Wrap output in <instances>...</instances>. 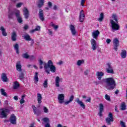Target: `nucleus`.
I'll list each match as a JSON object with an SVG mask.
<instances>
[{
	"label": "nucleus",
	"instance_id": "f257e3e1",
	"mask_svg": "<svg viewBox=\"0 0 127 127\" xmlns=\"http://www.w3.org/2000/svg\"><path fill=\"white\" fill-rule=\"evenodd\" d=\"M103 82L106 84V88L107 90H114L117 86L116 81L113 77H108L103 79Z\"/></svg>",
	"mask_w": 127,
	"mask_h": 127
},
{
	"label": "nucleus",
	"instance_id": "f03ea898",
	"mask_svg": "<svg viewBox=\"0 0 127 127\" xmlns=\"http://www.w3.org/2000/svg\"><path fill=\"white\" fill-rule=\"evenodd\" d=\"M44 68L47 74H50V71L52 73L56 72V67L53 65V62L51 60H49L47 63H45Z\"/></svg>",
	"mask_w": 127,
	"mask_h": 127
},
{
	"label": "nucleus",
	"instance_id": "7ed1b4c3",
	"mask_svg": "<svg viewBox=\"0 0 127 127\" xmlns=\"http://www.w3.org/2000/svg\"><path fill=\"white\" fill-rule=\"evenodd\" d=\"M112 18H113L114 20H110V23L111 24V27L112 28V31H113V32H115V31H117V30H120V25L118 24V22H119L118 21V17H117V15H112ZM114 20H115L116 23Z\"/></svg>",
	"mask_w": 127,
	"mask_h": 127
},
{
	"label": "nucleus",
	"instance_id": "20e7f679",
	"mask_svg": "<svg viewBox=\"0 0 127 127\" xmlns=\"http://www.w3.org/2000/svg\"><path fill=\"white\" fill-rule=\"evenodd\" d=\"M16 69L19 73L18 78L19 80L22 81L24 79V73H25V70L24 69H21V64H20V61H18L16 64Z\"/></svg>",
	"mask_w": 127,
	"mask_h": 127
},
{
	"label": "nucleus",
	"instance_id": "39448f33",
	"mask_svg": "<svg viewBox=\"0 0 127 127\" xmlns=\"http://www.w3.org/2000/svg\"><path fill=\"white\" fill-rule=\"evenodd\" d=\"M9 112H10L9 109H0V118L6 119V118H7V116H8V114H9Z\"/></svg>",
	"mask_w": 127,
	"mask_h": 127
},
{
	"label": "nucleus",
	"instance_id": "423d86ee",
	"mask_svg": "<svg viewBox=\"0 0 127 127\" xmlns=\"http://www.w3.org/2000/svg\"><path fill=\"white\" fill-rule=\"evenodd\" d=\"M105 121L108 126L112 125L111 122H114V117H113V114H112V113H109L108 117L106 119Z\"/></svg>",
	"mask_w": 127,
	"mask_h": 127
},
{
	"label": "nucleus",
	"instance_id": "0eeeda50",
	"mask_svg": "<svg viewBox=\"0 0 127 127\" xmlns=\"http://www.w3.org/2000/svg\"><path fill=\"white\" fill-rule=\"evenodd\" d=\"M106 72L109 74H114V69H113V66H112V64L111 63H108L106 66Z\"/></svg>",
	"mask_w": 127,
	"mask_h": 127
},
{
	"label": "nucleus",
	"instance_id": "6e6552de",
	"mask_svg": "<svg viewBox=\"0 0 127 127\" xmlns=\"http://www.w3.org/2000/svg\"><path fill=\"white\" fill-rule=\"evenodd\" d=\"M42 121H43V122H42L43 125L46 124L45 125V127H50V120H49V118L47 117H45L42 119Z\"/></svg>",
	"mask_w": 127,
	"mask_h": 127
},
{
	"label": "nucleus",
	"instance_id": "1a4fd4ad",
	"mask_svg": "<svg viewBox=\"0 0 127 127\" xmlns=\"http://www.w3.org/2000/svg\"><path fill=\"white\" fill-rule=\"evenodd\" d=\"M119 43H120V41H119V39H118L117 38L114 39L113 40L114 49H115L116 51H118V47L120 46Z\"/></svg>",
	"mask_w": 127,
	"mask_h": 127
},
{
	"label": "nucleus",
	"instance_id": "9d476101",
	"mask_svg": "<svg viewBox=\"0 0 127 127\" xmlns=\"http://www.w3.org/2000/svg\"><path fill=\"white\" fill-rule=\"evenodd\" d=\"M9 122L11 125H16V116L14 114L10 116Z\"/></svg>",
	"mask_w": 127,
	"mask_h": 127
},
{
	"label": "nucleus",
	"instance_id": "9b49d317",
	"mask_svg": "<svg viewBox=\"0 0 127 127\" xmlns=\"http://www.w3.org/2000/svg\"><path fill=\"white\" fill-rule=\"evenodd\" d=\"M69 29L73 36H75L77 34V31L73 25L71 24L69 25Z\"/></svg>",
	"mask_w": 127,
	"mask_h": 127
},
{
	"label": "nucleus",
	"instance_id": "f8f14e48",
	"mask_svg": "<svg viewBox=\"0 0 127 127\" xmlns=\"http://www.w3.org/2000/svg\"><path fill=\"white\" fill-rule=\"evenodd\" d=\"M91 46H92V49L94 51L97 49V42L95 39H92L90 41Z\"/></svg>",
	"mask_w": 127,
	"mask_h": 127
},
{
	"label": "nucleus",
	"instance_id": "ddd939ff",
	"mask_svg": "<svg viewBox=\"0 0 127 127\" xmlns=\"http://www.w3.org/2000/svg\"><path fill=\"white\" fill-rule=\"evenodd\" d=\"M58 99L60 104H63L65 99V96L63 94H60L58 95Z\"/></svg>",
	"mask_w": 127,
	"mask_h": 127
},
{
	"label": "nucleus",
	"instance_id": "4468645a",
	"mask_svg": "<svg viewBox=\"0 0 127 127\" xmlns=\"http://www.w3.org/2000/svg\"><path fill=\"white\" fill-rule=\"evenodd\" d=\"M79 19L80 22H84V20H85V13L83 10H81L80 12Z\"/></svg>",
	"mask_w": 127,
	"mask_h": 127
},
{
	"label": "nucleus",
	"instance_id": "2eb2a0df",
	"mask_svg": "<svg viewBox=\"0 0 127 127\" xmlns=\"http://www.w3.org/2000/svg\"><path fill=\"white\" fill-rule=\"evenodd\" d=\"M33 112L34 115H36V116H38L41 114L40 110L39 109H36V107L34 105H32Z\"/></svg>",
	"mask_w": 127,
	"mask_h": 127
},
{
	"label": "nucleus",
	"instance_id": "dca6fc26",
	"mask_svg": "<svg viewBox=\"0 0 127 127\" xmlns=\"http://www.w3.org/2000/svg\"><path fill=\"white\" fill-rule=\"evenodd\" d=\"M99 113H98V115L100 117H102L103 114H102L103 112L104 111V105L103 104L100 103L99 105Z\"/></svg>",
	"mask_w": 127,
	"mask_h": 127
},
{
	"label": "nucleus",
	"instance_id": "f3484780",
	"mask_svg": "<svg viewBox=\"0 0 127 127\" xmlns=\"http://www.w3.org/2000/svg\"><path fill=\"white\" fill-rule=\"evenodd\" d=\"M23 11L24 12L25 18H26V19H27V18L29 17V11L27 9V8H26V7H24Z\"/></svg>",
	"mask_w": 127,
	"mask_h": 127
},
{
	"label": "nucleus",
	"instance_id": "a211bd4d",
	"mask_svg": "<svg viewBox=\"0 0 127 127\" xmlns=\"http://www.w3.org/2000/svg\"><path fill=\"white\" fill-rule=\"evenodd\" d=\"M39 17L42 21L44 20V14H43V10H42V9H39Z\"/></svg>",
	"mask_w": 127,
	"mask_h": 127
},
{
	"label": "nucleus",
	"instance_id": "6ab92c4d",
	"mask_svg": "<svg viewBox=\"0 0 127 127\" xmlns=\"http://www.w3.org/2000/svg\"><path fill=\"white\" fill-rule=\"evenodd\" d=\"M100 35V31L99 30H96L92 33V36L95 39H97Z\"/></svg>",
	"mask_w": 127,
	"mask_h": 127
},
{
	"label": "nucleus",
	"instance_id": "aec40b11",
	"mask_svg": "<svg viewBox=\"0 0 127 127\" xmlns=\"http://www.w3.org/2000/svg\"><path fill=\"white\" fill-rule=\"evenodd\" d=\"M1 79L3 82H8V78H7V76H6V74L4 73H2L1 75Z\"/></svg>",
	"mask_w": 127,
	"mask_h": 127
},
{
	"label": "nucleus",
	"instance_id": "412c9836",
	"mask_svg": "<svg viewBox=\"0 0 127 127\" xmlns=\"http://www.w3.org/2000/svg\"><path fill=\"white\" fill-rule=\"evenodd\" d=\"M76 102L78 104V105H80V107L82 108V109H85V104H84V103H83V101L80 100V99L77 98Z\"/></svg>",
	"mask_w": 127,
	"mask_h": 127
},
{
	"label": "nucleus",
	"instance_id": "4be33fe9",
	"mask_svg": "<svg viewBox=\"0 0 127 127\" xmlns=\"http://www.w3.org/2000/svg\"><path fill=\"white\" fill-rule=\"evenodd\" d=\"M23 37L26 41H32L33 43H34V40L30 38V36L29 35H25Z\"/></svg>",
	"mask_w": 127,
	"mask_h": 127
},
{
	"label": "nucleus",
	"instance_id": "5701e85b",
	"mask_svg": "<svg viewBox=\"0 0 127 127\" xmlns=\"http://www.w3.org/2000/svg\"><path fill=\"white\" fill-rule=\"evenodd\" d=\"M121 58L123 59H125V58H127V51L122 50L121 51V53L120 54Z\"/></svg>",
	"mask_w": 127,
	"mask_h": 127
},
{
	"label": "nucleus",
	"instance_id": "b1692460",
	"mask_svg": "<svg viewBox=\"0 0 127 127\" xmlns=\"http://www.w3.org/2000/svg\"><path fill=\"white\" fill-rule=\"evenodd\" d=\"M17 36L16 35V33L14 31L12 33V34L11 35V38L12 41H16V37Z\"/></svg>",
	"mask_w": 127,
	"mask_h": 127
},
{
	"label": "nucleus",
	"instance_id": "393cba45",
	"mask_svg": "<svg viewBox=\"0 0 127 127\" xmlns=\"http://www.w3.org/2000/svg\"><path fill=\"white\" fill-rule=\"evenodd\" d=\"M55 82L56 87H57V88H59L60 87V84H59V82H60V77H59V76H57L56 77Z\"/></svg>",
	"mask_w": 127,
	"mask_h": 127
},
{
	"label": "nucleus",
	"instance_id": "a878e982",
	"mask_svg": "<svg viewBox=\"0 0 127 127\" xmlns=\"http://www.w3.org/2000/svg\"><path fill=\"white\" fill-rule=\"evenodd\" d=\"M37 96L38 98L37 101L38 104H41V103L42 102V101H41V100H42V96L39 93H37Z\"/></svg>",
	"mask_w": 127,
	"mask_h": 127
},
{
	"label": "nucleus",
	"instance_id": "bb28decb",
	"mask_svg": "<svg viewBox=\"0 0 127 127\" xmlns=\"http://www.w3.org/2000/svg\"><path fill=\"white\" fill-rule=\"evenodd\" d=\"M96 76L98 77V80H101L103 76H104V73L102 71L101 72L98 71L96 73Z\"/></svg>",
	"mask_w": 127,
	"mask_h": 127
},
{
	"label": "nucleus",
	"instance_id": "cd10ccee",
	"mask_svg": "<svg viewBox=\"0 0 127 127\" xmlns=\"http://www.w3.org/2000/svg\"><path fill=\"white\" fill-rule=\"evenodd\" d=\"M14 49L16 51V54H19V46L18 45V44L16 43L14 45Z\"/></svg>",
	"mask_w": 127,
	"mask_h": 127
},
{
	"label": "nucleus",
	"instance_id": "c85d7f7f",
	"mask_svg": "<svg viewBox=\"0 0 127 127\" xmlns=\"http://www.w3.org/2000/svg\"><path fill=\"white\" fill-rule=\"evenodd\" d=\"M74 100V95H71L70 97H69V99L68 101H65L64 102V104L65 105H68V104H70V103H72V102H73V100Z\"/></svg>",
	"mask_w": 127,
	"mask_h": 127
},
{
	"label": "nucleus",
	"instance_id": "c756f323",
	"mask_svg": "<svg viewBox=\"0 0 127 127\" xmlns=\"http://www.w3.org/2000/svg\"><path fill=\"white\" fill-rule=\"evenodd\" d=\"M34 80L35 81V84L38 82L39 79H38V72H35V75L34 76Z\"/></svg>",
	"mask_w": 127,
	"mask_h": 127
},
{
	"label": "nucleus",
	"instance_id": "7c9ffc66",
	"mask_svg": "<svg viewBox=\"0 0 127 127\" xmlns=\"http://www.w3.org/2000/svg\"><path fill=\"white\" fill-rule=\"evenodd\" d=\"M0 30L2 31V35L3 36H6L7 35V34L6 33V32H5V29L2 26H1L0 28Z\"/></svg>",
	"mask_w": 127,
	"mask_h": 127
},
{
	"label": "nucleus",
	"instance_id": "2f4dec72",
	"mask_svg": "<svg viewBox=\"0 0 127 127\" xmlns=\"http://www.w3.org/2000/svg\"><path fill=\"white\" fill-rule=\"evenodd\" d=\"M44 4V0H39V3L38 4V7L41 8L42 6Z\"/></svg>",
	"mask_w": 127,
	"mask_h": 127
},
{
	"label": "nucleus",
	"instance_id": "473e14b6",
	"mask_svg": "<svg viewBox=\"0 0 127 127\" xmlns=\"http://www.w3.org/2000/svg\"><path fill=\"white\" fill-rule=\"evenodd\" d=\"M45 62H43V61H42V60H41V59H40L39 60V64L40 65V69H42L43 68V66H42V65H45Z\"/></svg>",
	"mask_w": 127,
	"mask_h": 127
},
{
	"label": "nucleus",
	"instance_id": "72a5a7b5",
	"mask_svg": "<svg viewBox=\"0 0 127 127\" xmlns=\"http://www.w3.org/2000/svg\"><path fill=\"white\" fill-rule=\"evenodd\" d=\"M13 14H14V12H13L12 11H9L8 14V18H9L10 19H12Z\"/></svg>",
	"mask_w": 127,
	"mask_h": 127
},
{
	"label": "nucleus",
	"instance_id": "f704fd0d",
	"mask_svg": "<svg viewBox=\"0 0 127 127\" xmlns=\"http://www.w3.org/2000/svg\"><path fill=\"white\" fill-rule=\"evenodd\" d=\"M0 93L2 96H4V97H7V94L3 88H1L0 89Z\"/></svg>",
	"mask_w": 127,
	"mask_h": 127
},
{
	"label": "nucleus",
	"instance_id": "c9c22d12",
	"mask_svg": "<svg viewBox=\"0 0 127 127\" xmlns=\"http://www.w3.org/2000/svg\"><path fill=\"white\" fill-rule=\"evenodd\" d=\"M18 87H19V83H18V82H17V81H15L13 86V89L14 90H15V89H17V88H18Z\"/></svg>",
	"mask_w": 127,
	"mask_h": 127
},
{
	"label": "nucleus",
	"instance_id": "e433bc0d",
	"mask_svg": "<svg viewBox=\"0 0 127 127\" xmlns=\"http://www.w3.org/2000/svg\"><path fill=\"white\" fill-rule=\"evenodd\" d=\"M14 13L16 18H18V17H20V12L19 11V10H17L15 12H14Z\"/></svg>",
	"mask_w": 127,
	"mask_h": 127
},
{
	"label": "nucleus",
	"instance_id": "4c0bfd02",
	"mask_svg": "<svg viewBox=\"0 0 127 127\" xmlns=\"http://www.w3.org/2000/svg\"><path fill=\"white\" fill-rule=\"evenodd\" d=\"M103 19H104V13H100V17L98 18V21L102 22V21H103Z\"/></svg>",
	"mask_w": 127,
	"mask_h": 127
},
{
	"label": "nucleus",
	"instance_id": "58836bf2",
	"mask_svg": "<svg viewBox=\"0 0 127 127\" xmlns=\"http://www.w3.org/2000/svg\"><path fill=\"white\" fill-rule=\"evenodd\" d=\"M22 58H24L25 59H28V58H29V55H28V54H27V53H26L22 55Z\"/></svg>",
	"mask_w": 127,
	"mask_h": 127
},
{
	"label": "nucleus",
	"instance_id": "ea45409f",
	"mask_svg": "<svg viewBox=\"0 0 127 127\" xmlns=\"http://www.w3.org/2000/svg\"><path fill=\"white\" fill-rule=\"evenodd\" d=\"M25 97V95H22L21 97V99L20 100V104L21 105H22V104H24L25 101L24 100V97Z\"/></svg>",
	"mask_w": 127,
	"mask_h": 127
},
{
	"label": "nucleus",
	"instance_id": "a19ab883",
	"mask_svg": "<svg viewBox=\"0 0 127 127\" xmlns=\"http://www.w3.org/2000/svg\"><path fill=\"white\" fill-rule=\"evenodd\" d=\"M105 99L107 100L108 101V102H111V96H110L108 94H106L105 95Z\"/></svg>",
	"mask_w": 127,
	"mask_h": 127
},
{
	"label": "nucleus",
	"instance_id": "79ce46f5",
	"mask_svg": "<svg viewBox=\"0 0 127 127\" xmlns=\"http://www.w3.org/2000/svg\"><path fill=\"white\" fill-rule=\"evenodd\" d=\"M127 109V106H126V104L125 102H123L121 106V110L122 111H125Z\"/></svg>",
	"mask_w": 127,
	"mask_h": 127
},
{
	"label": "nucleus",
	"instance_id": "37998d69",
	"mask_svg": "<svg viewBox=\"0 0 127 127\" xmlns=\"http://www.w3.org/2000/svg\"><path fill=\"white\" fill-rule=\"evenodd\" d=\"M44 88H47L48 86V80L46 79L43 83Z\"/></svg>",
	"mask_w": 127,
	"mask_h": 127
},
{
	"label": "nucleus",
	"instance_id": "c03bdc74",
	"mask_svg": "<svg viewBox=\"0 0 127 127\" xmlns=\"http://www.w3.org/2000/svg\"><path fill=\"white\" fill-rule=\"evenodd\" d=\"M82 63H84L83 60H78L77 61V64L78 65V66H81V64H82Z\"/></svg>",
	"mask_w": 127,
	"mask_h": 127
},
{
	"label": "nucleus",
	"instance_id": "a18cd8bd",
	"mask_svg": "<svg viewBox=\"0 0 127 127\" xmlns=\"http://www.w3.org/2000/svg\"><path fill=\"white\" fill-rule=\"evenodd\" d=\"M120 125L122 127H127V126H126V123L122 121H120Z\"/></svg>",
	"mask_w": 127,
	"mask_h": 127
},
{
	"label": "nucleus",
	"instance_id": "49530a36",
	"mask_svg": "<svg viewBox=\"0 0 127 127\" xmlns=\"http://www.w3.org/2000/svg\"><path fill=\"white\" fill-rule=\"evenodd\" d=\"M17 20L19 23H21L22 22V18L21 17H19L18 18H17Z\"/></svg>",
	"mask_w": 127,
	"mask_h": 127
},
{
	"label": "nucleus",
	"instance_id": "de8ad7c7",
	"mask_svg": "<svg viewBox=\"0 0 127 127\" xmlns=\"http://www.w3.org/2000/svg\"><path fill=\"white\" fill-rule=\"evenodd\" d=\"M44 112L46 113H48V109L45 106H44Z\"/></svg>",
	"mask_w": 127,
	"mask_h": 127
},
{
	"label": "nucleus",
	"instance_id": "09e8293b",
	"mask_svg": "<svg viewBox=\"0 0 127 127\" xmlns=\"http://www.w3.org/2000/svg\"><path fill=\"white\" fill-rule=\"evenodd\" d=\"M53 27H54V29H55V30H57L59 26H58V25H55Z\"/></svg>",
	"mask_w": 127,
	"mask_h": 127
},
{
	"label": "nucleus",
	"instance_id": "8fccbe9b",
	"mask_svg": "<svg viewBox=\"0 0 127 127\" xmlns=\"http://www.w3.org/2000/svg\"><path fill=\"white\" fill-rule=\"evenodd\" d=\"M21 5H22V3H18L16 5L17 7H21Z\"/></svg>",
	"mask_w": 127,
	"mask_h": 127
},
{
	"label": "nucleus",
	"instance_id": "3c124183",
	"mask_svg": "<svg viewBox=\"0 0 127 127\" xmlns=\"http://www.w3.org/2000/svg\"><path fill=\"white\" fill-rule=\"evenodd\" d=\"M35 29L36 31H38L40 30V26H37L35 28Z\"/></svg>",
	"mask_w": 127,
	"mask_h": 127
},
{
	"label": "nucleus",
	"instance_id": "603ef678",
	"mask_svg": "<svg viewBox=\"0 0 127 127\" xmlns=\"http://www.w3.org/2000/svg\"><path fill=\"white\" fill-rule=\"evenodd\" d=\"M48 4L49 7H50V8L52 7V2H48Z\"/></svg>",
	"mask_w": 127,
	"mask_h": 127
},
{
	"label": "nucleus",
	"instance_id": "864d4df0",
	"mask_svg": "<svg viewBox=\"0 0 127 127\" xmlns=\"http://www.w3.org/2000/svg\"><path fill=\"white\" fill-rule=\"evenodd\" d=\"M29 58L30 60H33V59H34V56L33 55L30 56Z\"/></svg>",
	"mask_w": 127,
	"mask_h": 127
},
{
	"label": "nucleus",
	"instance_id": "5fc2aeb1",
	"mask_svg": "<svg viewBox=\"0 0 127 127\" xmlns=\"http://www.w3.org/2000/svg\"><path fill=\"white\" fill-rule=\"evenodd\" d=\"M111 40L110 39H107L106 42L108 44H110L111 43Z\"/></svg>",
	"mask_w": 127,
	"mask_h": 127
},
{
	"label": "nucleus",
	"instance_id": "6e6d98bb",
	"mask_svg": "<svg viewBox=\"0 0 127 127\" xmlns=\"http://www.w3.org/2000/svg\"><path fill=\"white\" fill-rule=\"evenodd\" d=\"M48 32H49V34L50 35H52L53 32H52V31L50 30V29H48Z\"/></svg>",
	"mask_w": 127,
	"mask_h": 127
},
{
	"label": "nucleus",
	"instance_id": "4d7b16f0",
	"mask_svg": "<svg viewBox=\"0 0 127 127\" xmlns=\"http://www.w3.org/2000/svg\"><path fill=\"white\" fill-rule=\"evenodd\" d=\"M85 75H87L89 74V70L87 69L86 71H84Z\"/></svg>",
	"mask_w": 127,
	"mask_h": 127
},
{
	"label": "nucleus",
	"instance_id": "13d9d810",
	"mask_svg": "<svg viewBox=\"0 0 127 127\" xmlns=\"http://www.w3.org/2000/svg\"><path fill=\"white\" fill-rule=\"evenodd\" d=\"M13 99L15 101H17L18 100V97L17 96H14Z\"/></svg>",
	"mask_w": 127,
	"mask_h": 127
},
{
	"label": "nucleus",
	"instance_id": "bf43d9fd",
	"mask_svg": "<svg viewBox=\"0 0 127 127\" xmlns=\"http://www.w3.org/2000/svg\"><path fill=\"white\" fill-rule=\"evenodd\" d=\"M23 28L25 30H27V29H28V26L25 25Z\"/></svg>",
	"mask_w": 127,
	"mask_h": 127
},
{
	"label": "nucleus",
	"instance_id": "052dcab7",
	"mask_svg": "<svg viewBox=\"0 0 127 127\" xmlns=\"http://www.w3.org/2000/svg\"><path fill=\"white\" fill-rule=\"evenodd\" d=\"M86 102H88L89 103H91V97H88V99L86 100Z\"/></svg>",
	"mask_w": 127,
	"mask_h": 127
},
{
	"label": "nucleus",
	"instance_id": "680f3d73",
	"mask_svg": "<svg viewBox=\"0 0 127 127\" xmlns=\"http://www.w3.org/2000/svg\"><path fill=\"white\" fill-rule=\"evenodd\" d=\"M85 3V1L81 0V5H82V6H84V3Z\"/></svg>",
	"mask_w": 127,
	"mask_h": 127
},
{
	"label": "nucleus",
	"instance_id": "e2e57ef3",
	"mask_svg": "<svg viewBox=\"0 0 127 127\" xmlns=\"http://www.w3.org/2000/svg\"><path fill=\"white\" fill-rule=\"evenodd\" d=\"M58 64L59 65H62V64H63V61H60L59 63H58Z\"/></svg>",
	"mask_w": 127,
	"mask_h": 127
},
{
	"label": "nucleus",
	"instance_id": "0e129e2a",
	"mask_svg": "<svg viewBox=\"0 0 127 127\" xmlns=\"http://www.w3.org/2000/svg\"><path fill=\"white\" fill-rule=\"evenodd\" d=\"M53 9H54V10H57V5H55L54 6V7H53Z\"/></svg>",
	"mask_w": 127,
	"mask_h": 127
},
{
	"label": "nucleus",
	"instance_id": "69168bd1",
	"mask_svg": "<svg viewBox=\"0 0 127 127\" xmlns=\"http://www.w3.org/2000/svg\"><path fill=\"white\" fill-rule=\"evenodd\" d=\"M119 93H120V91L119 90V89H117V90L115 91V94L116 95H118V94H119Z\"/></svg>",
	"mask_w": 127,
	"mask_h": 127
},
{
	"label": "nucleus",
	"instance_id": "338daca9",
	"mask_svg": "<svg viewBox=\"0 0 127 127\" xmlns=\"http://www.w3.org/2000/svg\"><path fill=\"white\" fill-rule=\"evenodd\" d=\"M29 127H34V123L31 124Z\"/></svg>",
	"mask_w": 127,
	"mask_h": 127
},
{
	"label": "nucleus",
	"instance_id": "774afa93",
	"mask_svg": "<svg viewBox=\"0 0 127 127\" xmlns=\"http://www.w3.org/2000/svg\"><path fill=\"white\" fill-rule=\"evenodd\" d=\"M50 25H51V26H52V27H53L55 25V24H54V23H53V22H51L50 23Z\"/></svg>",
	"mask_w": 127,
	"mask_h": 127
}]
</instances>
